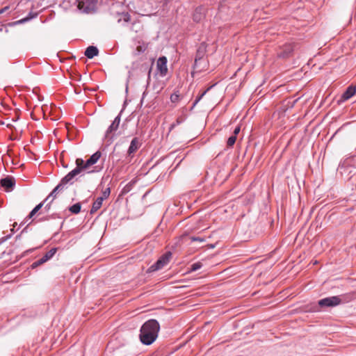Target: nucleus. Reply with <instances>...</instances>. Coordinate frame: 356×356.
<instances>
[{
  "instance_id": "b1692460",
  "label": "nucleus",
  "mask_w": 356,
  "mask_h": 356,
  "mask_svg": "<svg viewBox=\"0 0 356 356\" xmlns=\"http://www.w3.org/2000/svg\"><path fill=\"white\" fill-rule=\"evenodd\" d=\"M171 256H172L171 252H168L165 253V254H163V256H161L159 258V260L161 261V262L163 264H164L165 266L169 262V260H170Z\"/></svg>"
},
{
  "instance_id": "2f4dec72",
  "label": "nucleus",
  "mask_w": 356,
  "mask_h": 356,
  "mask_svg": "<svg viewBox=\"0 0 356 356\" xmlns=\"http://www.w3.org/2000/svg\"><path fill=\"white\" fill-rule=\"evenodd\" d=\"M183 122H184V118H178L176 120V123H173L172 124H171V126L170 127V130H172L176 125L180 124Z\"/></svg>"
},
{
  "instance_id": "f257e3e1",
  "label": "nucleus",
  "mask_w": 356,
  "mask_h": 356,
  "mask_svg": "<svg viewBox=\"0 0 356 356\" xmlns=\"http://www.w3.org/2000/svg\"><path fill=\"white\" fill-rule=\"evenodd\" d=\"M160 325L155 319L146 321L140 328V339L145 345L152 344L157 338Z\"/></svg>"
},
{
  "instance_id": "9d476101",
  "label": "nucleus",
  "mask_w": 356,
  "mask_h": 356,
  "mask_svg": "<svg viewBox=\"0 0 356 356\" xmlns=\"http://www.w3.org/2000/svg\"><path fill=\"white\" fill-rule=\"evenodd\" d=\"M356 92V86L353 85L349 86L346 91L343 93L341 99L344 101L350 99Z\"/></svg>"
},
{
  "instance_id": "a878e982",
  "label": "nucleus",
  "mask_w": 356,
  "mask_h": 356,
  "mask_svg": "<svg viewBox=\"0 0 356 356\" xmlns=\"http://www.w3.org/2000/svg\"><path fill=\"white\" fill-rule=\"evenodd\" d=\"M202 266V264L201 262H196V263H194L191 266V271L192 272H194V271H196L199 269H200Z\"/></svg>"
},
{
  "instance_id": "dca6fc26",
  "label": "nucleus",
  "mask_w": 356,
  "mask_h": 356,
  "mask_svg": "<svg viewBox=\"0 0 356 356\" xmlns=\"http://www.w3.org/2000/svg\"><path fill=\"white\" fill-rule=\"evenodd\" d=\"M164 266H165V264H163L161 262V261H160L159 259L156 263H154L153 265H152L149 268L148 270L149 272H154V271H156V270L161 269Z\"/></svg>"
},
{
  "instance_id": "a211bd4d",
  "label": "nucleus",
  "mask_w": 356,
  "mask_h": 356,
  "mask_svg": "<svg viewBox=\"0 0 356 356\" xmlns=\"http://www.w3.org/2000/svg\"><path fill=\"white\" fill-rule=\"evenodd\" d=\"M56 251H57V248H53L51 250H49L48 252H47L45 253V254L44 256H42V258L45 261V262H47L50 259H51L54 257V255L56 254Z\"/></svg>"
},
{
  "instance_id": "f704fd0d",
  "label": "nucleus",
  "mask_w": 356,
  "mask_h": 356,
  "mask_svg": "<svg viewBox=\"0 0 356 356\" xmlns=\"http://www.w3.org/2000/svg\"><path fill=\"white\" fill-rule=\"evenodd\" d=\"M240 132V127H236L234 130V135L233 136H236L237 134Z\"/></svg>"
},
{
  "instance_id": "4c0bfd02",
  "label": "nucleus",
  "mask_w": 356,
  "mask_h": 356,
  "mask_svg": "<svg viewBox=\"0 0 356 356\" xmlns=\"http://www.w3.org/2000/svg\"><path fill=\"white\" fill-rule=\"evenodd\" d=\"M137 49V51H138V53H140V52H141V51H143L145 50V49H143V47H141V46H138V47H137V49Z\"/></svg>"
},
{
  "instance_id": "ddd939ff",
  "label": "nucleus",
  "mask_w": 356,
  "mask_h": 356,
  "mask_svg": "<svg viewBox=\"0 0 356 356\" xmlns=\"http://www.w3.org/2000/svg\"><path fill=\"white\" fill-rule=\"evenodd\" d=\"M64 188L59 184L53 189V191L50 193V194L45 198L44 202L48 201L50 198H51V202L56 197L57 193L60 192Z\"/></svg>"
},
{
  "instance_id": "cd10ccee",
  "label": "nucleus",
  "mask_w": 356,
  "mask_h": 356,
  "mask_svg": "<svg viewBox=\"0 0 356 356\" xmlns=\"http://www.w3.org/2000/svg\"><path fill=\"white\" fill-rule=\"evenodd\" d=\"M236 140V136H233V135H232V136H231L228 138V140H227V145L228 147H232V146L234 145V143H235Z\"/></svg>"
},
{
  "instance_id": "423d86ee",
  "label": "nucleus",
  "mask_w": 356,
  "mask_h": 356,
  "mask_svg": "<svg viewBox=\"0 0 356 356\" xmlns=\"http://www.w3.org/2000/svg\"><path fill=\"white\" fill-rule=\"evenodd\" d=\"M0 185L6 192H10L14 188L15 180L13 177L8 176L0 180Z\"/></svg>"
},
{
  "instance_id": "ea45409f",
  "label": "nucleus",
  "mask_w": 356,
  "mask_h": 356,
  "mask_svg": "<svg viewBox=\"0 0 356 356\" xmlns=\"http://www.w3.org/2000/svg\"><path fill=\"white\" fill-rule=\"evenodd\" d=\"M7 127H11V124H7Z\"/></svg>"
},
{
  "instance_id": "c85d7f7f",
  "label": "nucleus",
  "mask_w": 356,
  "mask_h": 356,
  "mask_svg": "<svg viewBox=\"0 0 356 356\" xmlns=\"http://www.w3.org/2000/svg\"><path fill=\"white\" fill-rule=\"evenodd\" d=\"M111 193V188L109 187L106 188L103 192L101 197L99 198H103V200L107 199Z\"/></svg>"
},
{
  "instance_id": "5701e85b",
  "label": "nucleus",
  "mask_w": 356,
  "mask_h": 356,
  "mask_svg": "<svg viewBox=\"0 0 356 356\" xmlns=\"http://www.w3.org/2000/svg\"><path fill=\"white\" fill-rule=\"evenodd\" d=\"M212 88V86L209 87L206 90L202 92L199 96H197L193 104L192 108H193L196 104L202 99V97L206 95V93Z\"/></svg>"
},
{
  "instance_id": "58836bf2",
  "label": "nucleus",
  "mask_w": 356,
  "mask_h": 356,
  "mask_svg": "<svg viewBox=\"0 0 356 356\" xmlns=\"http://www.w3.org/2000/svg\"><path fill=\"white\" fill-rule=\"evenodd\" d=\"M147 94V91H144L143 94V97H142V100L144 99V97Z\"/></svg>"
},
{
  "instance_id": "7ed1b4c3",
  "label": "nucleus",
  "mask_w": 356,
  "mask_h": 356,
  "mask_svg": "<svg viewBox=\"0 0 356 356\" xmlns=\"http://www.w3.org/2000/svg\"><path fill=\"white\" fill-rule=\"evenodd\" d=\"M342 302L341 296H331L321 299L318 305L321 307H333L339 305Z\"/></svg>"
},
{
  "instance_id": "e433bc0d",
  "label": "nucleus",
  "mask_w": 356,
  "mask_h": 356,
  "mask_svg": "<svg viewBox=\"0 0 356 356\" xmlns=\"http://www.w3.org/2000/svg\"><path fill=\"white\" fill-rule=\"evenodd\" d=\"M52 202H49L48 204H47L44 207V209L46 211H49L50 209V207H51V204Z\"/></svg>"
},
{
  "instance_id": "412c9836",
  "label": "nucleus",
  "mask_w": 356,
  "mask_h": 356,
  "mask_svg": "<svg viewBox=\"0 0 356 356\" xmlns=\"http://www.w3.org/2000/svg\"><path fill=\"white\" fill-rule=\"evenodd\" d=\"M123 21L124 22H129L131 21V15L129 13H122L120 17L118 19V22Z\"/></svg>"
},
{
  "instance_id": "f3484780",
  "label": "nucleus",
  "mask_w": 356,
  "mask_h": 356,
  "mask_svg": "<svg viewBox=\"0 0 356 356\" xmlns=\"http://www.w3.org/2000/svg\"><path fill=\"white\" fill-rule=\"evenodd\" d=\"M202 18L203 14L202 13V8H196L193 15V20L196 22H199Z\"/></svg>"
},
{
  "instance_id": "f03ea898",
  "label": "nucleus",
  "mask_w": 356,
  "mask_h": 356,
  "mask_svg": "<svg viewBox=\"0 0 356 356\" xmlns=\"http://www.w3.org/2000/svg\"><path fill=\"white\" fill-rule=\"evenodd\" d=\"M102 154L99 151L94 153L86 161H83L82 159L78 158L76 159V165H77L81 172L84 170H86L90 166L95 164L98 160L100 159Z\"/></svg>"
},
{
  "instance_id": "72a5a7b5",
  "label": "nucleus",
  "mask_w": 356,
  "mask_h": 356,
  "mask_svg": "<svg viewBox=\"0 0 356 356\" xmlns=\"http://www.w3.org/2000/svg\"><path fill=\"white\" fill-rule=\"evenodd\" d=\"M9 8H10V6H5V7L2 8L1 9H0V15L8 11L9 10Z\"/></svg>"
},
{
  "instance_id": "c756f323",
  "label": "nucleus",
  "mask_w": 356,
  "mask_h": 356,
  "mask_svg": "<svg viewBox=\"0 0 356 356\" xmlns=\"http://www.w3.org/2000/svg\"><path fill=\"white\" fill-rule=\"evenodd\" d=\"M179 100V93H177V92L172 93L171 95H170V101L172 102V103H177L178 102Z\"/></svg>"
},
{
  "instance_id": "393cba45",
  "label": "nucleus",
  "mask_w": 356,
  "mask_h": 356,
  "mask_svg": "<svg viewBox=\"0 0 356 356\" xmlns=\"http://www.w3.org/2000/svg\"><path fill=\"white\" fill-rule=\"evenodd\" d=\"M145 68V70L147 72V83H146V88L149 86L150 79H151V72H152V67H149L148 65L143 66Z\"/></svg>"
},
{
  "instance_id": "4be33fe9",
  "label": "nucleus",
  "mask_w": 356,
  "mask_h": 356,
  "mask_svg": "<svg viewBox=\"0 0 356 356\" xmlns=\"http://www.w3.org/2000/svg\"><path fill=\"white\" fill-rule=\"evenodd\" d=\"M136 183V181H131L130 182H129L123 188H122V194H126L127 193H129L133 188L134 185Z\"/></svg>"
},
{
  "instance_id": "aec40b11",
  "label": "nucleus",
  "mask_w": 356,
  "mask_h": 356,
  "mask_svg": "<svg viewBox=\"0 0 356 356\" xmlns=\"http://www.w3.org/2000/svg\"><path fill=\"white\" fill-rule=\"evenodd\" d=\"M81 208V205L79 202H78V203H76V204H73L72 206H71L69 208V210L72 213L77 214L80 212Z\"/></svg>"
},
{
  "instance_id": "c9c22d12",
  "label": "nucleus",
  "mask_w": 356,
  "mask_h": 356,
  "mask_svg": "<svg viewBox=\"0 0 356 356\" xmlns=\"http://www.w3.org/2000/svg\"><path fill=\"white\" fill-rule=\"evenodd\" d=\"M10 235L7 236H3L2 238H0V244L5 242L8 238H10Z\"/></svg>"
},
{
  "instance_id": "bb28decb",
  "label": "nucleus",
  "mask_w": 356,
  "mask_h": 356,
  "mask_svg": "<svg viewBox=\"0 0 356 356\" xmlns=\"http://www.w3.org/2000/svg\"><path fill=\"white\" fill-rule=\"evenodd\" d=\"M44 263H45V261L43 259L42 257H41L40 259H38L37 261H34L32 264H31V268H37L38 266L43 264Z\"/></svg>"
},
{
  "instance_id": "6e6552de",
  "label": "nucleus",
  "mask_w": 356,
  "mask_h": 356,
  "mask_svg": "<svg viewBox=\"0 0 356 356\" xmlns=\"http://www.w3.org/2000/svg\"><path fill=\"white\" fill-rule=\"evenodd\" d=\"M120 122V113L115 117L111 124L108 127L106 132V137L108 138L110 136V134L114 131H115L118 127Z\"/></svg>"
},
{
  "instance_id": "20e7f679",
  "label": "nucleus",
  "mask_w": 356,
  "mask_h": 356,
  "mask_svg": "<svg viewBox=\"0 0 356 356\" xmlns=\"http://www.w3.org/2000/svg\"><path fill=\"white\" fill-rule=\"evenodd\" d=\"M97 0H77V7L83 13H89L95 11Z\"/></svg>"
},
{
  "instance_id": "a19ab883",
  "label": "nucleus",
  "mask_w": 356,
  "mask_h": 356,
  "mask_svg": "<svg viewBox=\"0 0 356 356\" xmlns=\"http://www.w3.org/2000/svg\"><path fill=\"white\" fill-rule=\"evenodd\" d=\"M170 1V0H165V3H168V2H169Z\"/></svg>"
},
{
  "instance_id": "473e14b6",
  "label": "nucleus",
  "mask_w": 356,
  "mask_h": 356,
  "mask_svg": "<svg viewBox=\"0 0 356 356\" xmlns=\"http://www.w3.org/2000/svg\"><path fill=\"white\" fill-rule=\"evenodd\" d=\"M192 241H198V242H203L204 241V238L199 236H192L191 238Z\"/></svg>"
},
{
  "instance_id": "1a4fd4ad",
  "label": "nucleus",
  "mask_w": 356,
  "mask_h": 356,
  "mask_svg": "<svg viewBox=\"0 0 356 356\" xmlns=\"http://www.w3.org/2000/svg\"><path fill=\"white\" fill-rule=\"evenodd\" d=\"M140 147V143L139 142V140L138 138H134L131 141V144L129 147L127 154L128 155H131L132 154L135 153Z\"/></svg>"
},
{
  "instance_id": "39448f33",
  "label": "nucleus",
  "mask_w": 356,
  "mask_h": 356,
  "mask_svg": "<svg viewBox=\"0 0 356 356\" xmlns=\"http://www.w3.org/2000/svg\"><path fill=\"white\" fill-rule=\"evenodd\" d=\"M81 170L76 165L74 169L68 172L64 177L62 178L59 184L64 188L67 184H72L74 182L75 177L81 174Z\"/></svg>"
},
{
  "instance_id": "4468645a",
  "label": "nucleus",
  "mask_w": 356,
  "mask_h": 356,
  "mask_svg": "<svg viewBox=\"0 0 356 356\" xmlns=\"http://www.w3.org/2000/svg\"><path fill=\"white\" fill-rule=\"evenodd\" d=\"M102 202H103V198L97 197L96 199V200L92 204V208L90 210V213H94L96 211H97V210H99L101 208V207L102 205Z\"/></svg>"
},
{
  "instance_id": "0eeeda50",
  "label": "nucleus",
  "mask_w": 356,
  "mask_h": 356,
  "mask_svg": "<svg viewBox=\"0 0 356 356\" xmlns=\"http://www.w3.org/2000/svg\"><path fill=\"white\" fill-rule=\"evenodd\" d=\"M157 70L161 76H165L168 72L167 58L165 56L160 57L157 60Z\"/></svg>"
},
{
  "instance_id": "7c9ffc66",
  "label": "nucleus",
  "mask_w": 356,
  "mask_h": 356,
  "mask_svg": "<svg viewBox=\"0 0 356 356\" xmlns=\"http://www.w3.org/2000/svg\"><path fill=\"white\" fill-rule=\"evenodd\" d=\"M36 15H37V14L32 15L31 13H29V16L26 17L24 19H20L19 21L17 22V23L20 24V23L26 22L30 20L31 19L33 18Z\"/></svg>"
},
{
  "instance_id": "9b49d317",
  "label": "nucleus",
  "mask_w": 356,
  "mask_h": 356,
  "mask_svg": "<svg viewBox=\"0 0 356 356\" xmlns=\"http://www.w3.org/2000/svg\"><path fill=\"white\" fill-rule=\"evenodd\" d=\"M207 45L204 42L201 43L199 48L197 50V54L195 59V65L197 64L198 60H200L204 55L206 52Z\"/></svg>"
},
{
  "instance_id": "6ab92c4d",
  "label": "nucleus",
  "mask_w": 356,
  "mask_h": 356,
  "mask_svg": "<svg viewBox=\"0 0 356 356\" xmlns=\"http://www.w3.org/2000/svg\"><path fill=\"white\" fill-rule=\"evenodd\" d=\"M44 202H45L43 201L33 208V209L30 212L29 216L26 217V222L27 221L28 219L31 218L43 207Z\"/></svg>"
},
{
  "instance_id": "f8f14e48",
  "label": "nucleus",
  "mask_w": 356,
  "mask_h": 356,
  "mask_svg": "<svg viewBox=\"0 0 356 356\" xmlns=\"http://www.w3.org/2000/svg\"><path fill=\"white\" fill-rule=\"evenodd\" d=\"M99 54L98 49L95 46H89L85 51V56L88 58H92Z\"/></svg>"
},
{
  "instance_id": "2eb2a0df",
  "label": "nucleus",
  "mask_w": 356,
  "mask_h": 356,
  "mask_svg": "<svg viewBox=\"0 0 356 356\" xmlns=\"http://www.w3.org/2000/svg\"><path fill=\"white\" fill-rule=\"evenodd\" d=\"M293 51V45L292 44H286L282 53L279 54L280 57H288L290 54Z\"/></svg>"
}]
</instances>
